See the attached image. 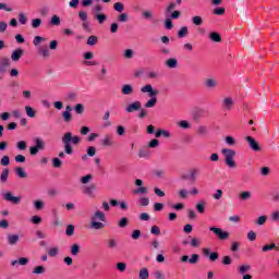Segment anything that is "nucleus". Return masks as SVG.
Returning <instances> with one entry per match:
<instances>
[{
	"instance_id": "f3484780",
	"label": "nucleus",
	"mask_w": 279,
	"mask_h": 279,
	"mask_svg": "<svg viewBox=\"0 0 279 279\" xmlns=\"http://www.w3.org/2000/svg\"><path fill=\"white\" fill-rule=\"evenodd\" d=\"M8 178H10V170L4 168L0 174V182L5 184V182H8Z\"/></svg>"
},
{
	"instance_id": "dca6fc26",
	"label": "nucleus",
	"mask_w": 279,
	"mask_h": 279,
	"mask_svg": "<svg viewBox=\"0 0 279 279\" xmlns=\"http://www.w3.org/2000/svg\"><path fill=\"white\" fill-rule=\"evenodd\" d=\"M165 64L168 66V69H178V59L170 58L166 60Z\"/></svg>"
},
{
	"instance_id": "7c9ffc66",
	"label": "nucleus",
	"mask_w": 279,
	"mask_h": 279,
	"mask_svg": "<svg viewBox=\"0 0 279 279\" xmlns=\"http://www.w3.org/2000/svg\"><path fill=\"white\" fill-rule=\"evenodd\" d=\"M248 146L251 149H253V151H260V145L257 141H248Z\"/></svg>"
},
{
	"instance_id": "e433bc0d",
	"label": "nucleus",
	"mask_w": 279,
	"mask_h": 279,
	"mask_svg": "<svg viewBox=\"0 0 279 279\" xmlns=\"http://www.w3.org/2000/svg\"><path fill=\"white\" fill-rule=\"evenodd\" d=\"M251 198H252V192L245 191L240 194V199H242V202H247V199H251Z\"/></svg>"
},
{
	"instance_id": "bf43d9fd",
	"label": "nucleus",
	"mask_w": 279,
	"mask_h": 279,
	"mask_svg": "<svg viewBox=\"0 0 279 279\" xmlns=\"http://www.w3.org/2000/svg\"><path fill=\"white\" fill-rule=\"evenodd\" d=\"M124 58H126V60H132V58H134V50L132 49H126L124 51Z\"/></svg>"
},
{
	"instance_id": "4be33fe9",
	"label": "nucleus",
	"mask_w": 279,
	"mask_h": 279,
	"mask_svg": "<svg viewBox=\"0 0 279 279\" xmlns=\"http://www.w3.org/2000/svg\"><path fill=\"white\" fill-rule=\"evenodd\" d=\"M206 88H217V80L215 78H206L205 80Z\"/></svg>"
},
{
	"instance_id": "9d476101",
	"label": "nucleus",
	"mask_w": 279,
	"mask_h": 279,
	"mask_svg": "<svg viewBox=\"0 0 279 279\" xmlns=\"http://www.w3.org/2000/svg\"><path fill=\"white\" fill-rule=\"evenodd\" d=\"M23 53H25V51L21 48L15 49L12 53H11V60L13 62H19V60H21V58H23Z\"/></svg>"
},
{
	"instance_id": "c85d7f7f",
	"label": "nucleus",
	"mask_w": 279,
	"mask_h": 279,
	"mask_svg": "<svg viewBox=\"0 0 279 279\" xmlns=\"http://www.w3.org/2000/svg\"><path fill=\"white\" fill-rule=\"evenodd\" d=\"M189 36V27L183 26L181 29L178 32V38H186Z\"/></svg>"
},
{
	"instance_id": "603ef678",
	"label": "nucleus",
	"mask_w": 279,
	"mask_h": 279,
	"mask_svg": "<svg viewBox=\"0 0 279 279\" xmlns=\"http://www.w3.org/2000/svg\"><path fill=\"white\" fill-rule=\"evenodd\" d=\"M128 223H130V220L125 217L121 218L118 222L119 228H128Z\"/></svg>"
},
{
	"instance_id": "4d7b16f0",
	"label": "nucleus",
	"mask_w": 279,
	"mask_h": 279,
	"mask_svg": "<svg viewBox=\"0 0 279 279\" xmlns=\"http://www.w3.org/2000/svg\"><path fill=\"white\" fill-rule=\"evenodd\" d=\"M74 110L76 114H84V105L83 104L75 105Z\"/></svg>"
},
{
	"instance_id": "e2e57ef3",
	"label": "nucleus",
	"mask_w": 279,
	"mask_h": 279,
	"mask_svg": "<svg viewBox=\"0 0 279 279\" xmlns=\"http://www.w3.org/2000/svg\"><path fill=\"white\" fill-rule=\"evenodd\" d=\"M92 180H93V174H87V175L81 178V183L88 184V182H90Z\"/></svg>"
},
{
	"instance_id": "473e14b6",
	"label": "nucleus",
	"mask_w": 279,
	"mask_h": 279,
	"mask_svg": "<svg viewBox=\"0 0 279 279\" xmlns=\"http://www.w3.org/2000/svg\"><path fill=\"white\" fill-rule=\"evenodd\" d=\"M138 278L140 279H148L149 278V270L147 268H142L140 270Z\"/></svg>"
},
{
	"instance_id": "79ce46f5",
	"label": "nucleus",
	"mask_w": 279,
	"mask_h": 279,
	"mask_svg": "<svg viewBox=\"0 0 279 279\" xmlns=\"http://www.w3.org/2000/svg\"><path fill=\"white\" fill-rule=\"evenodd\" d=\"M118 21L119 23H128L130 21V15H128V13H121L118 16Z\"/></svg>"
},
{
	"instance_id": "0eeeda50",
	"label": "nucleus",
	"mask_w": 279,
	"mask_h": 279,
	"mask_svg": "<svg viewBox=\"0 0 279 279\" xmlns=\"http://www.w3.org/2000/svg\"><path fill=\"white\" fill-rule=\"evenodd\" d=\"M2 197L5 202H11V204H14L15 206H19V204H21V196H14L12 192H7L2 194Z\"/></svg>"
},
{
	"instance_id": "13d9d810",
	"label": "nucleus",
	"mask_w": 279,
	"mask_h": 279,
	"mask_svg": "<svg viewBox=\"0 0 279 279\" xmlns=\"http://www.w3.org/2000/svg\"><path fill=\"white\" fill-rule=\"evenodd\" d=\"M62 117H63V121L65 123H71L72 117H71V113L69 111H63Z\"/></svg>"
},
{
	"instance_id": "2eb2a0df",
	"label": "nucleus",
	"mask_w": 279,
	"mask_h": 279,
	"mask_svg": "<svg viewBox=\"0 0 279 279\" xmlns=\"http://www.w3.org/2000/svg\"><path fill=\"white\" fill-rule=\"evenodd\" d=\"M19 240H20L19 234L9 233L7 235V241H8L9 245H16V243H19Z\"/></svg>"
},
{
	"instance_id": "f257e3e1",
	"label": "nucleus",
	"mask_w": 279,
	"mask_h": 279,
	"mask_svg": "<svg viewBox=\"0 0 279 279\" xmlns=\"http://www.w3.org/2000/svg\"><path fill=\"white\" fill-rule=\"evenodd\" d=\"M99 221H106V214H104V211L101 210L95 211L94 215L90 217L89 228L92 230H104V228H106V225Z\"/></svg>"
},
{
	"instance_id": "f704fd0d",
	"label": "nucleus",
	"mask_w": 279,
	"mask_h": 279,
	"mask_svg": "<svg viewBox=\"0 0 279 279\" xmlns=\"http://www.w3.org/2000/svg\"><path fill=\"white\" fill-rule=\"evenodd\" d=\"M51 162L54 169H60L62 167V160H60L58 157L52 158Z\"/></svg>"
},
{
	"instance_id": "09e8293b",
	"label": "nucleus",
	"mask_w": 279,
	"mask_h": 279,
	"mask_svg": "<svg viewBox=\"0 0 279 279\" xmlns=\"http://www.w3.org/2000/svg\"><path fill=\"white\" fill-rule=\"evenodd\" d=\"M72 256H77L80 254V244L75 243L71 246Z\"/></svg>"
},
{
	"instance_id": "8fccbe9b",
	"label": "nucleus",
	"mask_w": 279,
	"mask_h": 279,
	"mask_svg": "<svg viewBox=\"0 0 279 279\" xmlns=\"http://www.w3.org/2000/svg\"><path fill=\"white\" fill-rule=\"evenodd\" d=\"M118 271H120L121 274H123V271H125V269H128V264L120 262L116 265Z\"/></svg>"
},
{
	"instance_id": "b1692460",
	"label": "nucleus",
	"mask_w": 279,
	"mask_h": 279,
	"mask_svg": "<svg viewBox=\"0 0 279 279\" xmlns=\"http://www.w3.org/2000/svg\"><path fill=\"white\" fill-rule=\"evenodd\" d=\"M209 39L213 43H221V35L217 32H213V33L209 34Z\"/></svg>"
},
{
	"instance_id": "864d4df0",
	"label": "nucleus",
	"mask_w": 279,
	"mask_h": 279,
	"mask_svg": "<svg viewBox=\"0 0 279 279\" xmlns=\"http://www.w3.org/2000/svg\"><path fill=\"white\" fill-rule=\"evenodd\" d=\"M113 9L116 10V12H123L125 10V5H123V3L121 2H116L113 4Z\"/></svg>"
},
{
	"instance_id": "f03ea898",
	"label": "nucleus",
	"mask_w": 279,
	"mask_h": 279,
	"mask_svg": "<svg viewBox=\"0 0 279 279\" xmlns=\"http://www.w3.org/2000/svg\"><path fill=\"white\" fill-rule=\"evenodd\" d=\"M222 155L225 156V162L229 169L236 168V162L234 161V156H236V151L229 149V148H222Z\"/></svg>"
},
{
	"instance_id": "a19ab883",
	"label": "nucleus",
	"mask_w": 279,
	"mask_h": 279,
	"mask_svg": "<svg viewBox=\"0 0 279 279\" xmlns=\"http://www.w3.org/2000/svg\"><path fill=\"white\" fill-rule=\"evenodd\" d=\"M192 23L194 25H198V26L204 25V20L202 19V16L195 15V16L192 17Z\"/></svg>"
},
{
	"instance_id": "1a4fd4ad",
	"label": "nucleus",
	"mask_w": 279,
	"mask_h": 279,
	"mask_svg": "<svg viewBox=\"0 0 279 279\" xmlns=\"http://www.w3.org/2000/svg\"><path fill=\"white\" fill-rule=\"evenodd\" d=\"M10 64L11 61H10V58L8 57H3L1 60H0V73L3 75V73H8V69H10Z\"/></svg>"
},
{
	"instance_id": "5701e85b",
	"label": "nucleus",
	"mask_w": 279,
	"mask_h": 279,
	"mask_svg": "<svg viewBox=\"0 0 279 279\" xmlns=\"http://www.w3.org/2000/svg\"><path fill=\"white\" fill-rule=\"evenodd\" d=\"M94 19H96V21H98V23L102 25V23H106V21L108 20V16L104 13H96Z\"/></svg>"
},
{
	"instance_id": "49530a36",
	"label": "nucleus",
	"mask_w": 279,
	"mask_h": 279,
	"mask_svg": "<svg viewBox=\"0 0 279 279\" xmlns=\"http://www.w3.org/2000/svg\"><path fill=\"white\" fill-rule=\"evenodd\" d=\"M50 25L58 27L60 25V16L52 15V17L50 19Z\"/></svg>"
},
{
	"instance_id": "aec40b11",
	"label": "nucleus",
	"mask_w": 279,
	"mask_h": 279,
	"mask_svg": "<svg viewBox=\"0 0 279 279\" xmlns=\"http://www.w3.org/2000/svg\"><path fill=\"white\" fill-rule=\"evenodd\" d=\"M95 191H97V185H95V184H90L83 189V193L85 195H93V193H95Z\"/></svg>"
},
{
	"instance_id": "4468645a",
	"label": "nucleus",
	"mask_w": 279,
	"mask_h": 279,
	"mask_svg": "<svg viewBox=\"0 0 279 279\" xmlns=\"http://www.w3.org/2000/svg\"><path fill=\"white\" fill-rule=\"evenodd\" d=\"M155 136H156V138H161V136L163 138H171V132H169L167 130L159 129L156 131Z\"/></svg>"
},
{
	"instance_id": "4c0bfd02",
	"label": "nucleus",
	"mask_w": 279,
	"mask_h": 279,
	"mask_svg": "<svg viewBox=\"0 0 279 279\" xmlns=\"http://www.w3.org/2000/svg\"><path fill=\"white\" fill-rule=\"evenodd\" d=\"M32 27L33 29H38L43 25V20L41 19H34L32 20Z\"/></svg>"
},
{
	"instance_id": "cd10ccee",
	"label": "nucleus",
	"mask_w": 279,
	"mask_h": 279,
	"mask_svg": "<svg viewBox=\"0 0 279 279\" xmlns=\"http://www.w3.org/2000/svg\"><path fill=\"white\" fill-rule=\"evenodd\" d=\"M157 104H158V98H150L145 102L144 107L155 108Z\"/></svg>"
},
{
	"instance_id": "a211bd4d",
	"label": "nucleus",
	"mask_w": 279,
	"mask_h": 279,
	"mask_svg": "<svg viewBox=\"0 0 279 279\" xmlns=\"http://www.w3.org/2000/svg\"><path fill=\"white\" fill-rule=\"evenodd\" d=\"M177 126L181 130H191V122L189 120H181L177 122Z\"/></svg>"
},
{
	"instance_id": "c756f323",
	"label": "nucleus",
	"mask_w": 279,
	"mask_h": 279,
	"mask_svg": "<svg viewBox=\"0 0 279 279\" xmlns=\"http://www.w3.org/2000/svg\"><path fill=\"white\" fill-rule=\"evenodd\" d=\"M271 250H276L277 252H279V247L276 246V244H266L262 247V252H271Z\"/></svg>"
},
{
	"instance_id": "774afa93",
	"label": "nucleus",
	"mask_w": 279,
	"mask_h": 279,
	"mask_svg": "<svg viewBox=\"0 0 279 279\" xmlns=\"http://www.w3.org/2000/svg\"><path fill=\"white\" fill-rule=\"evenodd\" d=\"M45 271V266H37L33 269V274L40 275Z\"/></svg>"
},
{
	"instance_id": "680f3d73",
	"label": "nucleus",
	"mask_w": 279,
	"mask_h": 279,
	"mask_svg": "<svg viewBox=\"0 0 279 279\" xmlns=\"http://www.w3.org/2000/svg\"><path fill=\"white\" fill-rule=\"evenodd\" d=\"M178 195L179 197H181V199H186V197H189V191L184 189L179 190Z\"/></svg>"
},
{
	"instance_id": "338daca9",
	"label": "nucleus",
	"mask_w": 279,
	"mask_h": 279,
	"mask_svg": "<svg viewBox=\"0 0 279 279\" xmlns=\"http://www.w3.org/2000/svg\"><path fill=\"white\" fill-rule=\"evenodd\" d=\"M154 277L155 279H165V272H162V270H156Z\"/></svg>"
},
{
	"instance_id": "bb28decb",
	"label": "nucleus",
	"mask_w": 279,
	"mask_h": 279,
	"mask_svg": "<svg viewBox=\"0 0 279 279\" xmlns=\"http://www.w3.org/2000/svg\"><path fill=\"white\" fill-rule=\"evenodd\" d=\"M232 106H234V100H232V98H225L223 107L226 110H232Z\"/></svg>"
},
{
	"instance_id": "69168bd1",
	"label": "nucleus",
	"mask_w": 279,
	"mask_h": 279,
	"mask_svg": "<svg viewBox=\"0 0 279 279\" xmlns=\"http://www.w3.org/2000/svg\"><path fill=\"white\" fill-rule=\"evenodd\" d=\"M151 234H155V236H159L160 234V227L158 226H153L150 229Z\"/></svg>"
},
{
	"instance_id": "ddd939ff",
	"label": "nucleus",
	"mask_w": 279,
	"mask_h": 279,
	"mask_svg": "<svg viewBox=\"0 0 279 279\" xmlns=\"http://www.w3.org/2000/svg\"><path fill=\"white\" fill-rule=\"evenodd\" d=\"M122 95H134V86L131 84H124L121 88Z\"/></svg>"
},
{
	"instance_id": "052dcab7",
	"label": "nucleus",
	"mask_w": 279,
	"mask_h": 279,
	"mask_svg": "<svg viewBox=\"0 0 279 279\" xmlns=\"http://www.w3.org/2000/svg\"><path fill=\"white\" fill-rule=\"evenodd\" d=\"M19 22L21 23V25H27V16H25V13L19 14Z\"/></svg>"
},
{
	"instance_id": "f8f14e48",
	"label": "nucleus",
	"mask_w": 279,
	"mask_h": 279,
	"mask_svg": "<svg viewBox=\"0 0 279 279\" xmlns=\"http://www.w3.org/2000/svg\"><path fill=\"white\" fill-rule=\"evenodd\" d=\"M28 263H29V258L21 257L20 259L11 260V266L16 267V265H22L23 267H25V265H27Z\"/></svg>"
},
{
	"instance_id": "37998d69",
	"label": "nucleus",
	"mask_w": 279,
	"mask_h": 279,
	"mask_svg": "<svg viewBox=\"0 0 279 279\" xmlns=\"http://www.w3.org/2000/svg\"><path fill=\"white\" fill-rule=\"evenodd\" d=\"M45 40H47V38L40 37V36H35L33 39V45L35 47H38V45H40V43H45Z\"/></svg>"
},
{
	"instance_id": "de8ad7c7",
	"label": "nucleus",
	"mask_w": 279,
	"mask_h": 279,
	"mask_svg": "<svg viewBox=\"0 0 279 279\" xmlns=\"http://www.w3.org/2000/svg\"><path fill=\"white\" fill-rule=\"evenodd\" d=\"M68 101H77V94L74 92H69L66 95Z\"/></svg>"
},
{
	"instance_id": "58836bf2",
	"label": "nucleus",
	"mask_w": 279,
	"mask_h": 279,
	"mask_svg": "<svg viewBox=\"0 0 279 279\" xmlns=\"http://www.w3.org/2000/svg\"><path fill=\"white\" fill-rule=\"evenodd\" d=\"M267 223V216H260L255 220L256 226H265Z\"/></svg>"
},
{
	"instance_id": "2f4dec72",
	"label": "nucleus",
	"mask_w": 279,
	"mask_h": 279,
	"mask_svg": "<svg viewBox=\"0 0 279 279\" xmlns=\"http://www.w3.org/2000/svg\"><path fill=\"white\" fill-rule=\"evenodd\" d=\"M62 141H80V136H74L71 132H68L63 135Z\"/></svg>"
},
{
	"instance_id": "7ed1b4c3",
	"label": "nucleus",
	"mask_w": 279,
	"mask_h": 279,
	"mask_svg": "<svg viewBox=\"0 0 279 279\" xmlns=\"http://www.w3.org/2000/svg\"><path fill=\"white\" fill-rule=\"evenodd\" d=\"M160 145L159 141H150L147 146H144L140 149L138 156L140 158H148L149 156V148L156 149Z\"/></svg>"
},
{
	"instance_id": "412c9836",
	"label": "nucleus",
	"mask_w": 279,
	"mask_h": 279,
	"mask_svg": "<svg viewBox=\"0 0 279 279\" xmlns=\"http://www.w3.org/2000/svg\"><path fill=\"white\" fill-rule=\"evenodd\" d=\"M196 210L197 213H199L201 215H204V213H206V201H199L196 204Z\"/></svg>"
},
{
	"instance_id": "423d86ee",
	"label": "nucleus",
	"mask_w": 279,
	"mask_h": 279,
	"mask_svg": "<svg viewBox=\"0 0 279 279\" xmlns=\"http://www.w3.org/2000/svg\"><path fill=\"white\" fill-rule=\"evenodd\" d=\"M142 108H143V104H141V101L136 100V101L129 104L124 110L128 114H132L134 112H138Z\"/></svg>"
},
{
	"instance_id": "3c124183",
	"label": "nucleus",
	"mask_w": 279,
	"mask_h": 279,
	"mask_svg": "<svg viewBox=\"0 0 279 279\" xmlns=\"http://www.w3.org/2000/svg\"><path fill=\"white\" fill-rule=\"evenodd\" d=\"M137 203L143 207L149 206V197H140Z\"/></svg>"
},
{
	"instance_id": "393cba45",
	"label": "nucleus",
	"mask_w": 279,
	"mask_h": 279,
	"mask_svg": "<svg viewBox=\"0 0 279 279\" xmlns=\"http://www.w3.org/2000/svg\"><path fill=\"white\" fill-rule=\"evenodd\" d=\"M15 174L17 175V178L21 179L27 178V172H25V169H23V167L15 168Z\"/></svg>"
},
{
	"instance_id": "c9c22d12",
	"label": "nucleus",
	"mask_w": 279,
	"mask_h": 279,
	"mask_svg": "<svg viewBox=\"0 0 279 279\" xmlns=\"http://www.w3.org/2000/svg\"><path fill=\"white\" fill-rule=\"evenodd\" d=\"M65 234L66 236H73V234H75V226L68 225L65 229Z\"/></svg>"
},
{
	"instance_id": "5fc2aeb1",
	"label": "nucleus",
	"mask_w": 279,
	"mask_h": 279,
	"mask_svg": "<svg viewBox=\"0 0 279 279\" xmlns=\"http://www.w3.org/2000/svg\"><path fill=\"white\" fill-rule=\"evenodd\" d=\"M34 207L36 210H43V208H45V203L40 199H37L34 202Z\"/></svg>"
},
{
	"instance_id": "39448f33",
	"label": "nucleus",
	"mask_w": 279,
	"mask_h": 279,
	"mask_svg": "<svg viewBox=\"0 0 279 279\" xmlns=\"http://www.w3.org/2000/svg\"><path fill=\"white\" fill-rule=\"evenodd\" d=\"M45 141H36L34 146L29 147L31 156H37L39 151H45Z\"/></svg>"
},
{
	"instance_id": "72a5a7b5",
	"label": "nucleus",
	"mask_w": 279,
	"mask_h": 279,
	"mask_svg": "<svg viewBox=\"0 0 279 279\" xmlns=\"http://www.w3.org/2000/svg\"><path fill=\"white\" fill-rule=\"evenodd\" d=\"M64 151L69 156H71L73 154V147L71 146V142H69V141L64 142Z\"/></svg>"
},
{
	"instance_id": "6e6552de",
	"label": "nucleus",
	"mask_w": 279,
	"mask_h": 279,
	"mask_svg": "<svg viewBox=\"0 0 279 279\" xmlns=\"http://www.w3.org/2000/svg\"><path fill=\"white\" fill-rule=\"evenodd\" d=\"M141 93H148L149 97L153 99H157L158 97V90L154 89V86H151V84L144 85L141 88Z\"/></svg>"
},
{
	"instance_id": "6ab92c4d",
	"label": "nucleus",
	"mask_w": 279,
	"mask_h": 279,
	"mask_svg": "<svg viewBox=\"0 0 279 279\" xmlns=\"http://www.w3.org/2000/svg\"><path fill=\"white\" fill-rule=\"evenodd\" d=\"M197 135L202 136V138H206V136H208V126H204V125L198 126Z\"/></svg>"
},
{
	"instance_id": "6e6d98bb",
	"label": "nucleus",
	"mask_w": 279,
	"mask_h": 279,
	"mask_svg": "<svg viewBox=\"0 0 279 279\" xmlns=\"http://www.w3.org/2000/svg\"><path fill=\"white\" fill-rule=\"evenodd\" d=\"M58 252H60V248L58 246H54L49 250L48 255L53 258L58 256Z\"/></svg>"
},
{
	"instance_id": "c03bdc74",
	"label": "nucleus",
	"mask_w": 279,
	"mask_h": 279,
	"mask_svg": "<svg viewBox=\"0 0 279 279\" xmlns=\"http://www.w3.org/2000/svg\"><path fill=\"white\" fill-rule=\"evenodd\" d=\"M190 265H197L199 263V255L198 254H192V256L189 259Z\"/></svg>"
},
{
	"instance_id": "0e129e2a",
	"label": "nucleus",
	"mask_w": 279,
	"mask_h": 279,
	"mask_svg": "<svg viewBox=\"0 0 279 279\" xmlns=\"http://www.w3.org/2000/svg\"><path fill=\"white\" fill-rule=\"evenodd\" d=\"M118 243L114 239L108 240V247L109 250H114L117 247Z\"/></svg>"
},
{
	"instance_id": "9b49d317",
	"label": "nucleus",
	"mask_w": 279,
	"mask_h": 279,
	"mask_svg": "<svg viewBox=\"0 0 279 279\" xmlns=\"http://www.w3.org/2000/svg\"><path fill=\"white\" fill-rule=\"evenodd\" d=\"M38 53L43 58H49V56H51V50H49V46L44 45L38 48Z\"/></svg>"
},
{
	"instance_id": "a18cd8bd",
	"label": "nucleus",
	"mask_w": 279,
	"mask_h": 279,
	"mask_svg": "<svg viewBox=\"0 0 279 279\" xmlns=\"http://www.w3.org/2000/svg\"><path fill=\"white\" fill-rule=\"evenodd\" d=\"M134 195H147V187L140 186L138 189L134 190Z\"/></svg>"
},
{
	"instance_id": "a878e982",
	"label": "nucleus",
	"mask_w": 279,
	"mask_h": 279,
	"mask_svg": "<svg viewBox=\"0 0 279 279\" xmlns=\"http://www.w3.org/2000/svg\"><path fill=\"white\" fill-rule=\"evenodd\" d=\"M99 43V38H97V36L92 35L87 38V45L89 47H95V45H97Z\"/></svg>"
},
{
	"instance_id": "20e7f679",
	"label": "nucleus",
	"mask_w": 279,
	"mask_h": 279,
	"mask_svg": "<svg viewBox=\"0 0 279 279\" xmlns=\"http://www.w3.org/2000/svg\"><path fill=\"white\" fill-rule=\"evenodd\" d=\"M209 231L214 232V234H216V236H218L220 241H226L227 239H230V233L228 231H223V229L221 228L209 227Z\"/></svg>"
},
{
	"instance_id": "ea45409f",
	"label": "nucleus",
	"mask_w": 279,
	"mask_h": 279,
	"mask_svg": "<svg viewBox=\"0 0 279 279\" xmlns=\"http://www.w3.org/2000/svg\"><path fill=\"white\" fill-rule=\"evenodd\" d=\"M25 110H26L27 117H29L31 119H34V117H36V111L31 106H26Z\"/></svg>"
}]
</instances>
